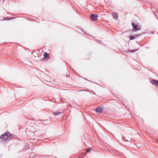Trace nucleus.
<instances>
[{"instance_id": "obj_1", "label": "nucleus", "mask_w": 158, "mask_h": 158, "mask_svg": "<svg viewBox=\"0 0 158 158\" xmlns=\"http://www.w3.org/2000/svg\"><path fill=\"white\" fill-rule=\"evenodd\" d=\"M9 133H6L2 135L0 137V139H1L3 141H4L6 140H9L10 139L9 138L8 135H9Z\"/></svg>"}, {"instance_id": "obj_2", "label": "nucleus", "mask_w": 158, "mask_h": 158, "mask_svg": "<svg viewBox=\"0 0 158 158\" xmlns=\"http://www.w3.org/2000/svg\"><path fill=\"white\" fill-rule=\"evenodd\" d=\"M132 25L133 27V30L134 31H136L140 29V27L138 26L137 24L135 23H132Z\"/></svg>"}, {"instance_id": "obj_3", "label": "nucleus", "mask_w": 158, "mask_h": 158, "mask_svg": "<svg viewBox=\"0 0 158 158\" xmlns=\"http://www.w3.org/2000/svg\"><path fill=\"white\" fill-rule=\"evenodd\" d=\"M111 15L113 16V18L114 19H117L118 18V15H117V14L116 12H113L112 13Z\"/></svg>"}, {"instance_id": "obj_4", "label": "nucleus", "mask_w": 158, "mask_h": 158, "mask_svg": "<svg viewBox=\"0 0 158 158\" xmlns=\"http://www.w3.org/2000/svg\"><path fill=\"white\" fill-rule=\"evenodd\" d=\"M98 16L97 15L92 14L91 15V18L92 20L95 21L97 20Z\"/></svg>"}, {"instance_id": "obj_5", "label": "nucleus", "mask_w": 158, "mask_h": 158, "mask_svg": "<svg viewBox=\"0 0 158 158\" xmlns=\"http://www.w3.org/2000/svg\"><path fill=\"white\" fill-rule=\"evenodd\" d=\"M102 111V109L101 107L97 108L96 109V111L98 114L101 113Z\"/></svg>"}, {"instance_id": "obj_6", "label": "nucleus", "mask_w": 158, "mask_h": 158, "mask_svg": "<svg viewBox=\"0 0 158 158\" xmlns=\"http://www.w3.org/2000/svg\"><path fill=\"white\" fill-rule=\"evenodd\" d=\"M140 35H141V34L138 35H133V36H130L129 37V39H130L131 40H133L134 39H135L136 36H139Z\"/></svg>"}, {"instance_id": "obj_7", "label": "nucleus", "mask_w": 158, "mask_h": 158, "mask_svg": "<svg viewBox=\"0 0 158 158\" xmlns=\"http://www.w3.org/2000/svg\"><path fill=\"white\" fill-rule=\"evenodd\" d=\"M158 82V81L156 80H152L151 81V83L152 84H155L156 85L157 84Z\"/></svg>"}, {"instance_id": "obj_8", "label": "nucleus", "mask_w": 158, "mask_h": 158, "mask_svg": "<svg viewBox=\"0 0 158 158\" xmlns=\"http://www.w3.org/2000/svg\"><path fill=\"white\" fill-rule=\"evenodd\" d=\"M49 56V54L46 52H45L44 54V56L45 59L47 58Z\"/></svg>"}, {"instance_id": "obj_9", "label": "nucleus", "mask_w": 158, "mask_h": 158, "mask_svg": "<svg viewBox=\"0 0 158 158\" xmlns=\"http://www.w3.org/2000/svg\"><path fill=\"white\" fill-rule=\"evenodd\" d=\"M61 112H58L57 111H55L53 112V114L55 115H58L60 114H61Z\"/></svg>"}, {"instance_id": "obj_10", "label": "nucleus", "mask_w": 158, "mask_h": 158, "mask_svg": "<svg viewBox=\"0 0 158 158\" xmlns=\"http://www.w3.org/2000/svg\"><path fill=\"white\" fill-rule=\"evenodd\" d=\"M91 149V148H89L87 149V150H86L87 152H89L90 151Z\"/></svg>"}, {"instance_id": "obj_11", "label": "nucleus", "mask_w": 158, "mask_h": 158, "mask_svg": "<svg viewBox=\"0 0 158 158\" xmlns=\"http://www.w3.org/2000/svg\"><path fill=\"white\" fill-rule=\"evenodd\" d=\"M136 50H132L130 51V52H131L133 53V52H135Z\"/></svg>"}, {"instance_id": "obj_12", "label": "nucleus", "mask_w": 158, "mask_h": 158, "mask_svg": "<svg viewBox=\"0 0 158 158\" xmlns=\"http://www.w3.org/2000/svg\"><path fill=\"white\" fill-rule=\"evenodd\" d=\"M98 42L99 43L101 44L102 41L101 40H98Z\"/></svg>"}]
</instances>
